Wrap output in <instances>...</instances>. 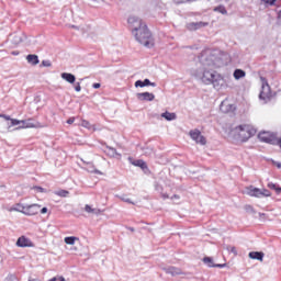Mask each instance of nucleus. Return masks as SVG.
<instances>
[{
	"instance_id": "5fc2aeb1",
	"label": "nucleus",
	"mask_w": 281,
	"mask_h": 281,
	"mask_svg": "<svg viewBox=\"0 0 281 281\" xmlns=\"http://www.w3.org/2000/svg\"><path fill=\"white\" fill-rule=\"evenodd\" d=\"M89 124V122L83 121V126H87Z\"/></svg>"
},
{
	"instance_id": "f03ea898",
	"label": "nucleus",
	"mask_w": 281,
	"mask_h": 281,
	"mask_svg": "<svg viewBox=\"0 0 281 281\" xmlns=\"http://www.w3.org/2000/svg\"><path fill=\"white\" fill-rule=\"evenodd\" d=\"M198 80H201L204 85H213L214 89H221L223 83V77L216 75L213 69L210 68H200L194 74Z\"/></svg>"
},
{
	"instance_id": "bf43d9fd",
	"label": "nucleus",
	"mask_w": 281,
	"mask_h": 281,
	"mask_svg": "<svg viewBox=\"0 0 281 281\" xmlns=\"http://www.w3.org/2000/svg\"><path fill=\"white\" fill-rule=\"evenodd\" d=\"M72 27H74L75 30H78V26H76V25H72Z\"/></svg>"
},
{
	"instance_id": "9d476101",
	"label": "nucleus",
	"mask_w": 281,
	"mask_h": 281,
	"mask_svg": "<svg viewBox=\"0 0 281 281\" xmlns=\"http://www.w3.org/2000/svg\"><path fill=\"white\" fill-rule=\"evenodd\" d=\"M131 165L136 166V168H139L143 170L145 175H148L150 172V169H148V165L146 161L142 159L133 160V158H130Z\"/></svg>"
},
{
	"instance_id": "37998d69",
	"label": "nucleus",
	"mask_w": 281,
	"mask_h": 281,
	"mask_svg": "<svg viewBox=\"0 0 281 281\" xmlns=\"http://www.w3.org/2000/svg\"><path fill=\"white\" fill-rule=\"evenodd\" d=\"M173 3L181 5L182 3H186V0H173Z\"/></svg>"
},
{
	"instance_id": "c756f323",
	"label": "nucleus",
	"mask_w": 281,
	"mask_h": 281,
	"mask_svg": "<svg viewBox=\"0 0 281 281\" xmlns=\"http://www.w3.org/2000/svg\"><path fill=\"white\" fill-rule=\"evenodd\" d=\"M88 172H93L94 175H102V171L95 169V167L88 162Z\"/></svg>"
},
{
	"instance_id": "603ef678",
	"label": "nucleus",
	"mask_w": 281,
	"mask_h": 281,
	"mask_svg": "<svg viewBox=\"0 0 281 281\" xmlns=\"http://www.w3.org/2000/svg\"><path fill=\"white\" fill-rule=\"evenodd\" d=\"M18 207H14L13 210H22L21 206H19V204H16Z\"/></svg>"
},
{
	"instance_id": "0eeeda50",
	"label": "nucleus",
	"mask_w": 281,
	"mask_h": 281,
	"mask_svg": "<svg viewBox=\"0 0 281 281\" xmlns=\"http://www.w3.org/2000/svg\"><path fill=\"white\" fill-rule=\"evenodd\" d=\"M246 194H248V196H255L256 199H263V196H271V191L250 186L246 188Z\"/></svg>"
},
{
	"instance_id": "6e6d98bb",
	"label": "nucleus",
	"mask_w": 281,
	"mask_h": 281,
	"mask_svg": "<svg viewBox=\"0 0 281 281\" xmlns=\"http://www.w3.org/2000/svg\"><path fill=\"white\" fill-rule=\"evenodd\" d=\"M162 196H164V199H168V194H164Z\"/></svg>"
},
{
	"instance_id": "49530a36",
	"label": "nucleus",
	"mask_w": 281,
	"mask_h": 281,
	"mask_svg": "<svg viewBox=\"0 0 281 281\" xmlns=\"http://www.w3.org/2000/svg\"><path fill=\"white\" fill-rule=\"evenodd\" d=\"M273 166H277V168H281V162L272 160Z\"/></svg>"
},
{
	"instance_id": "ea45409f",
	"label": "nucleus",
	"mask_w": 281,
	"mask_h": 281,
	"mask_svg": "<svg viewBox=\"0 0 281 281\" xmlns=\"http://www.w3.org/2000/svg\"><path fill=\"white\" fill-rule=\"evenodd\" d=\"M33 190H36V192L40 193L46 192V190L43 187H33Z\"/></svg>"
},
{
	"instance_id": "052dcab7",
	"label": "nucleus",
	"mask_w": 281,
	"mask_h": 281,
	"mask_svg": "<svg viewBox=\"0 0 281 281\" xmlns=\"http://www.w3.org/2000/svg\"><path fill=\"white\" fill-rule=\"evenodd\" d=\"M259 216H265V213H259Z\"/></svg>"
},
{
	"instance_id": "423d86ee",
	"label": "nucleus",
	"mask_w": 281,
	"mask_h": 281,
	"mask_svg": "<svg viewBox=\"0 0 281 281\" xmlns=\"http://www.w3.org/2000/svg\"><path fill=\"white\" fill-rule=\"evenodd\" d=\"M18 207L22 209H11L14 212H21L22 214H25V216H36L38 212H41V205L38 204H30V205H23V204H18Z\"/></svg>"
},
{
	"instance_id": "bb28decb",
	"label": "nucleus",
	"mask_w": 281,
	"mask_h": 281,
	"mask_svg": "<svg viewBox=\"0 0 281 281\" xmlns=\"http://www.w3.org/2000/svg\"><path fill=\"white\" fill-rule=\"evenodd\" d=\"M201 131L195 130V131H191L190 132V137L191 139H193L194 142H196V139H199L201 137Z\"/></svg>"
},
{
	"instance_id": "7c9ffc66",
	"label": "nucleus",
	"mask_w": 281,
	"mask_h": 281,
	"mask_svg": "<svg viewBox=\"0 0 281 281\" xmlns=\"http://www.w3.org/2000/svg\"><path fill=\"white\" fill-rule=\"evenodd\" d=\"M244 210L248 213V214H256V210H254V206H251L250 204H246L244 206Z\"/></svg>"
},
{
	"instance_id": "a211bd4d",
	"label": "nucleus",
	"mask_w": 281,
	"mask_h": 281,
	"mask_svg": "<svg viewBox=\"0 0 281 281\" xmlns=\"http://www.w3.org/2000/svg\"><path fill=\"white\" fill-rule=\"evenodd\" d=\"M105 153L109 157H122V154L117 153V149L111 146L105 147Z\"/></svg>"
},
{
	"instance_id": "f8f14e48",
	"label": "nucleus",
	"mask_w": 281,
	"mask_h": 281,
	"mask_svg": "<svg viewBox=\"0 0 281 281\" xmlns=\"http://www.w3.org/2000/svg\"><path fill=\"white\" fill-rule=\"evenodd\" d=\"M16 247H34V243L32 241L31 238H27L26 236H21L16 240Z\"/></svg>"
},
{
	"instance_id": "b1692460",
	"label": "nucleus",
	"mask_w": 281,
	"mask_h": 281,
	"mask_svg": "<svg viewBox=\"0 0 281 281\" xmlns=\"http://www.w3.org/2000/svg\"><path fill=\"white\" fill-rule=\"evenodd\" d=\"M246 75L247 74L243 69H235V71L233 74L235 80H240V78H245Z\"/></svg>"
},
{
	"instance_id": "ddd939ff",
	"label": "nucleus",
	"mask_w": 281,
	"mask_h": 281,
	"mask_svg": "<svg viewBox=\"0 0 281 281\" xmlns=\"http://www.w3.org/2000/svg\"><path fill=\"white\" fill-rule=\"evenodd\" d=\"M202 261L210 268L224 269L225 267V263H214V259L212 257H204Z\"/></svg>"
},
{
	"instance_id": "dca6fc26",
	"label": "nucleus",
	"mask_w": 281,
	"mask_h": 281,
	"mask_svg": "<svg viewBox=\"0 0 281 281\" xmlns=\"http://www.w3.org/2000/svg\"><path fill=\"white\" fill-rule=\"evenodd\" d=\"M248 257L251 260H259L260 262H262V260L265 259V252H262V251H250L248 254Z\"/></svg>"
},
{
	"instance_id": "4c0bfd02",
	"label": "nucleus",
	"mask_w": 281,
	"mask_h": 281,
	"mask_svg": "<svg viewBox=\"0 0 281 281\" xmlns=\"http://www.w3.org/2000/svg\"><path fill=\"white\" fill-rule=\"evenodd\" d=\"M262 1H263V3H267L268 5H276V2L278 0H262Z\"/></svg>"
},
{
	"instance_id": "5701e85b",
	"label": "nucleus",
	"mask_w": 281,
	"mask_h": 281,
	"mask_svg": "<svg viewBox=\"0 0 281 281\" xmlns=\"http://www.w3.org/2000/svg\"><path fill=\"white\" fill-rule=\"evenodd\" d=\"M166 273H170V276H181V269L176 267L165 268Z\"/></svg>"
},
{
	"instance_id": "6ab92c4d",
	"label": "nucleus",
	"mask_w": 281,
	"mask_h": 281,
	"mask_svg": "<svg viewBox=\"0 0 281 281\" xmlns=\"http://www.w3.org/2000/svg\"><path fill=\"white\" fill-rule=\"evenodd\" d=\"M160 117H164L165 120H167V122H172L173 120H177V114L166 111L161 113Z\"/></svg>"
},
{
	"instance_id": "09e8293b",
	"label": "nucleus",
	"mask_w": 281,
	"mask_h": 281,
	"mask_svg": "<svg viewBox=\"0 0 281 281\" xmlns=\"http://www.w3.org/2000/svg\"><path fill=\"white\" fill-rule=\"evenodd\" d=\"M276 193L277 194H280L281 193V187L280 186H277V188L274 189Z\"/></svg>"
},
{
	"instance_id": "a878e982",
	"label": "nucleus",
	"mask_w": 281,
	"mask_h": 281,
	"mask_svg": "<svg viewBox=\"0 0 281 281\" xmlns=\"http://www.w3.org/2000/svg\"><path fill=\"white\" fill-rule=\"evenodd\" d=\"M12 43L13 45H21V43H23V34L14 35Z\"/></svg>"
},
{
	"instance_id": "393cba45",
	"label": "nucleus",
	"mask_w": 281,
	"mask_h": 281,
	"mask_svg": "<svg viewBox=\"0 0 281 281\" xmlns=\"http://www.w3.org/2000/svg\"><path fill=\"white\" fill-rule=\"evenodd\" d=\"M213 12H220V14L227 15V9H225V5L220 4L218 7H215L213 9Z\"/></svg>"
},
{
	"instance_id": "13d9d810",
	"label": "nucleus",
	"mask_w": 281,
	"mask_h": 281,
	"mask_svg": "<svg viewBox=\"0 0 281 281\" xmlns=\"http://www.w3.org/2000/svg\"><path fill=\"white\" fill-rule=\"evenodd\" d=\"M188 2L190 3V2H192V0H186V3H188Z\"/></svg>"
},
{
	"instance_id": "473e14b6",
	"label": "nucleus",
	"mask_w": 281,
	"mask_h": 281,
	"mask_svg": "<svg viewBox=\"0 0 281 281\" xmlns=\"http://www.w3.org/2000/svg\"><path fill=\"white\" fill-rule=\"evenodd\" d=\"M196 144H201V146H205L207 144V140L205 139V136H200L199 139L195 140Z\"/></svg>"
},
{
	"instance_id": "cd10ccee",
	"label": "nucleus",
	"mask_w": 281,
	"mask_h": 281,
	"mask_svg": "<svg viewBox=\"0 0 281 281\" xmlns=\"http://www.w3.org/2000/svg\"><path fill=\"white\" fill-rule=\"evenodd\" d=\"M76 240H78L77 237L70 236L65 237L64 243H66V245H76Z\"/></svg>"
},
{
	"instance_id": "e433bc0d",
	"label": "nucleus",
	"mask_w": 281,
	"mask_h": 281,
	"mask_svg": "<svg viewBox=\"0 0 281 281\" xmlns=\"http://www.w3.org/2000/svg\"><path fill=\"white\" fill-rule=\"evenodd\" d=\"M85 212H88V214H92L93 207H91V205H89V204H86Z\"/></svg>"
},
{
	"instance_id": "79ce46f5",
	"label": "nucleus",
	"mask_w": 281,
	"mask_h": 281,
	"mask_svg": "<svg viewBox=\"0 0 281 281\" xmlns=\"http://www.w3.org/2000/svg\"><path fill=\"white\" fill-rule=\"evenodd\" d=\"M0 117H3L4 120H7V122H11L12 117H10V115H5V114H0Z\"/></svg>"
},
{
	"instance_id": "c03bdc74",
	"label": "nucleus",
	"mask_w": 281,
	"mask_h": 281,
	"mask_svg": "<svg viewBox=\"0 0 281 281\" xmlns=\"http://www.w3.org/2000/svg\"><path fill=\"white\" fill-rule=\"evenodd\" d=\"M41 214H47L48 209L46 206L40 209Z\"/></svg>"
},
{
	"instance_id": "864d4df0",
	"label": "nucleus",
	"mask_w": 281,
	"mask_h": 281,
	"mask_svg": "<svg viewBox=\"0 0 281 281\" xmlns=\"http://www.w3.org/2000/svg\"><path fill=\"white\" fill-rule=\"evenodd\" d=\"M130 232H135L134 227H128Z\"/></svg>"
},
{
	"instance_id": "20e7f679",
	"label": "nucleus",
	"mask_w": 281,
	"mask_h": 281,
	"mask_svg": "<svg viewBox=\"0 0 281 281\" xmlns=\"http://www.w3.org/2000/svg\"><path fill=\"white\" fill-rule=\"evenodd\" d=\"M236 133H238L241 142H248L256 135L257 131L251 125H239L235 127Z\"/></svg>"
},
{
	"instance_id": "4d7b16f0",
	"label": "nucleus",
	"mask_w": 281,
	"mask_h": 281,
	"mask_svg": "<svg viewBox=\"0 0 281 281\" xmlns=\"http://www.w3.org/2000/svg\"><path fill=\"white\" fill-rule=\"evenodd\" d=\"M8 278H10V280H12V279H14V276H10V277H8Z\"/></svg>"
},
{
	"instance_id": "a19ab883",
	"label": "nucleus",
	"mask_w": 281,
	"mask_h": 281,
	"mask_svg": "<svg viewBox=\"0 0 281 281\" xmlns=\"http://www.w3.org/2000/svg\"><path fill=\"white\" fill-rule=\"evenodd\" d=\"M268 188H269L270 190H276V189L278 188V184H276V183H273V182H269V183H268Z\"/></svg>"
},
{
	"instance_id": "412c9836",
	"label": "nucleus",
	"mask_w": 281,
	"mask_h": 281,
	"mask_svg": "<svg viewBox=\"0 0 281 281\" xmlns=\"http://www.w3.org/2000/svg\"><path fill=\"white\" fill-rule=\"evenodd\" d=\"M36 125L32 122V119L22 120L21 125L19 128H34Z\"/></svg>"
},
{
	"instance_id": "f704fd0d",
	"label": "nucleus",
	"mask_w": 281,
	"mask_h": 281,
	"mask_svg": "<svg viewBox=\"0 0 281 281\" xmlns=\"http://www.w3.org/2000/svg\"><path fill=\"white\" fill-rule=\"evenodd\" d=\"M226 249H227L231 254H234L235 256L238 255V251H236V247H234V246H228V247H226Z\"/></svg>"
},
{
	"instance_id": "de8ad7c7",
	"label": "nucleus",
	"mask_w": 281,
	"mask_h": 281,
	"mask_svg": "<svg viewBox=\"0 0 281 281\" xmlns=\"http://www.w3.org/2000/svg\"><path fill=\"white\" fill-rule=\"evenodd\" d=\"M74 122H76V119L74 117H70L67 120V124H74Z\"/></svg>"
},
{
	"instance_id": "4be33fe9",
	"label": "nucleus",
	"mask_w": 281,
	"mask_h": 281,
	"mask_svg": "<svg viewBox=\"0 0 281 281\" xmlns=\"http://www.w3.org/2000/svg\"><path fill=\"white\" fill-rule=\"evenodd\" d=\"M26 60L30 65H38L41 60H38V55L30 54L26 56Z\"/></svg>"
},
{
	"instance_id": "a18cd8bd",
	"label": "nucleus",
	"mask_w": 281,
	"mask_h": 281,
	"mask_svg": "<svg viewBox=\"0 0 281 281\" xmlns=\"http://www.w3.org/2000/svg\"><path fill=\"white\" fill-rule=\"evenodd\" d=\"M101 210L100 209H92V214H95L98 216V214H101Z\"/></svg>"
},
{
	"instance_id": "aec40b11",
	"label": "nucleus",
	"mask_w": 281,
	"mask_h": 281,
	"mask_svg": "<svg viewBox=\"0 0 281 281\" xmlns=\"http://www.w3.org/2000/svg\"><path fill=\"white\" fill-rule=\"evenodd\" d=\"M221 111L223 113H229L232 111H236V106L234 104H227L225 105V103L222 102L221 106H220Z\"/></svg>"
},
{
	"instance_id": "f257e3e1",
	"label": "nucleus",
	"mask_w": 281,
	"mask_h": 281,
	"mask_svg": "<svg viewBox=\"0 0 281 281\" xmlns=\"http://www.w3.org/2000/svg\"><path fill=\"white\" fill-rule=\"evenodd\" d=\"M201 69H220V67H225L227 61L223 60V55H218L212 49H204L199 56Z\"/></svg>"
},
{
	"instance_id": "6e6552de",
	"label": "nucleus",
	"mask_w": 281,
	"mask_h": 281,
	"mask_svg": "<svg viewBox=\"0 0 281 281\" xmlns=\"http://www.w3.org/2000/svg\"><path fill=\"white\" fill-rule=\"evenodd\" d=\"M127 23H128V30H130V32H132V34L135 33L136 31H138L144 25H146L144 23V21L142 20V18H139L137 15H131L127 19Z\"/></svg>"
},
{
	"instance_id": "9b49d317",
	"label": "nucleus",
	"mask_w": 281,
	"mask_h": 281,
	"mask_svg": "<svg viewBox=\"0 0 281 281\" xmlns=\"http://www.w3.org/2000/svg\"><path fill=\"white\" fill-rule=\"evenodd\" d=\"M136 98L139 102H153V100H155V94L150 92H138L136 93Z\"/></svg>"
},
{
	"instance_id": "7ed1b4c3",
	"label": "nucleus",
	"mask_w": 281,
	"mask_h": 281,
	"mask_svg": "<svg viewBox=\"0 0 281 281\" xmlns=\"http://www.w3.org/2000/svg\"><path fill=\"white\" fill-rule=\"evenodd\" d=\"M132 34L137 43L144 45V47H147L148 49H150V47H155V38H153V33L148 29L147 24H144L140 26V29L134 31Z\"/></svg>"
},
{
	"instance_id": "3c124183",
	"label": "nucleus",
	"mask_w": 281,
	"mask_h": 281,
	"mask_svg": "<svg viewBox=\"0 0 281 281\" xmlns=\"http://www.w3.org/2000/svg\"><path fill=\"white\" fill-rule=\"evenodd\" d=\"M12 55H13V56H19V52L13 50V52H12Z\"/></svg>"
},
{
	"instance_id": "58836bf2",
	"label": "nucleus",
	"mask_w": 281,
	"mask_h": 281,
	"mask_svg": "<svg viewBox=\"0 0 281 281\" xmlns=\"http://www.w3.org/2000/svg\"><path fill=\"white\" fill-rule=\"evenodd\" d=\"M75 91L79 93V91H82V87L80 86V82L75 83Z\"/></svg>"
},
{
	"instance_id": "4468645a",
	"label": "nucleus",
	"mask_w": 281,
	"mask_h": 281,
	"mask_svg": "<svg viewBox=\"0 0 281 281\" xmlns=\"http://www.w3.org/2000/svg\"><path fill=\"white\" fill-rule=\"evenodd\" d=\"M207 23L205 22H191L187 24V30L190 32H196V30H201V27H205Z\"/></svg>"
},
{
	"instance_id": "c9c22d12",
	"label": "nucleus",
	"mask_w": 281,
	"mask_h": 281,
	"mask_svg": "<svg viewBox=\"0 0 281 281\" xmlns=\"http://www.w3.org/2000/svg\"><path fill=\"white\" fill-rule=\"evenodd\" d=\"M41 67H52V61L49 59L43 60Z\"/></svg>"
},
{
	"instance_id": "39448f33",
	"label": "nucleus",
	"mask_w": 281,
	"mask_h": 281,
	"mask_svg": "<svg viewBox=\"0 0 281 281\" xmlns=\"http://www.w3.org/2000/svg\"><path fill=\"white\" fill-rule=\"evenodd\" d=\"M260 80L262 82V86L259 93V100H262L263 104H267V102H271V98H273V94H271V87L269 86V82H267V78L261 77Z\"/></svg>"
},
{
	"instance_id": "8fccbe9b",
	"label": "nucleus",
	"mask_w": 281,
	"mask_h": 281,
	"mask_svg": "<svg viewBox=\"0 0 281 281\" xmlns=\"http://www.w3.org/2000/svg\"><path fill=\"white\" fill-rule=\"evenodd\" d=\"M100 87H101L100 83H93V85H92V88H93V89H100Z\"/></svg>"
},
{
	"instance_id": "f3484780",
	"label": "nucleus",
	"mask_w": 281,
	"mask_h": 281,
	"mask_svg": "<svg viewBox=\"0 0 281 281\" xmlns=\"http://www.w3.org/2000/svg\"><path fill=\"white\" fill-rule=\"evenodd\" d=\"M61 78H63V80H66V82H69V85L76 83V75H74L71 72H63Z\"/></svg>"
},
{
	"instance_id": "c85d7f7f",
	"label": "nucleus",
	"mask_w": 281,
	"mask_h": 281,
	"mask_svg": "<svg viewBox=\"0 0 281 281\" xmlns=\"http://www.w3.org/2000/svg\"><path fill=\"white\" fill-rule=\"evenodd\" d=\"M117 199L123 201L124 203H130L131 205H135V202H133L130 198H126V195H116Z\"/></svg>"
},
{
	"instance_id": "72a5a7b5",
	"label": "nucleus",
	"mask_w": 281,
	"mask_h": 281,
	"mask_svg": "<svg viewBox=\"0 0 281 281\" xmlns=\"http://www.w3.org/2000/svg\"><path fill=\"white\" fill-rule=\"evenodd\" d=\"M22 121L16 119H11V125L10 126H21Z\"/></svg>"
},
{
	"instance_id": "2f4dec72",
	"label": "nucleus",
	"mask_w": 281,
	"mask_h": 281,
	"mask_svg": "<svg viewBox=\"0 0 281 281\" xmlns=\"http://www.w3.org/2000/svg\"><path fill=\"white\" fill-rule=\"evenodd\" d=\"M57 196L67 198L69 196V191L67 190H59L56 192Z\"/></svg>"
},
{
	"instance_id": "2eb2a0df",
	"label": "nucleus",
	"mask_w": 281,
	"mask_h": 281,
	"mask_svg": "<svg viewBox=\"0 0 281 281\" xmlns=\"http://www.w3.org/2000/svg\"><path fill=\"white\" fill-rule=\"evenodd\" d=\"M134 86L137 88V87H140V88H144V87H157V83L156 82H151L150 79H145V80H137L135 81Z\"/></svg>"
},
{
	"instance_id": "1a4fd4ad",
	"label": "nucleus",
	"mask_w": 281,
	"mask_h": 281,
	"mask_svg": "<svg viewBox=\"0 0 281 281\" xmlns=\"http://www.w3.org/2000/svg\"><path fill=\"white\" fill-rule=\"evenodd\" d=\"M260 142H265V144H271L272 146H277L278 135L271 132H261L258 134Z\"/></svg>"
}]
</instances>
